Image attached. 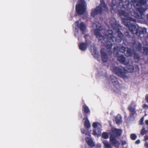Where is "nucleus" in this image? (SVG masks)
<instances>
[{
	"label": "nucleus",
	"instance_id": "obj_11",
	"mask_svg": "<svg viewBox=\"0 0 148 148\" xmlns=\"http://www.w3.org/2000/svg\"><path fill=\"white\" fill-rule=\"evenodd\" d=\"M131 44L133 47L138 49V50H140L142 48V45L140 42H137V41L135 40H134L132 41Z\"/></svg>",
	"mask_w": 148,
	"mask_h": 148
},
{
	"label": "nucleus",
	"instance_id": "obj_38",
	"mask_svg": "<svg viewBox=\"0 0 148 148\" xmlns=\"http://www.w3.org/2000/svg\"><path fill=\"white\" fill-rule=\"evenodd\" d=\"M140 143V141L139 140H136L135 143L136 144H138L139 143Z\"/></svg>",
	"mask_w": 148,
	"mask_h": 148
},
{
	"label": "nucleus",
	"instance_id": "obj_4",
	"mask_svg": "<svg viewBox=\"0 0 148 148\" xmlns=\"http://www.w3.org/2000/svg\"><path fill=\"white\" fill-rule=\"evenodd\" d=\"M111 130L113 134H111L110 137V141L111 144L115 147H119L120 143L116 138H120L122 131L121 129L116 128L112 129Z\"/></svg>",
	"mask_w": 148,
	"mask_h": 148
},
{
	"label": "nucleus",
	"instance_id": "obj_23",
	"mask_svg": "<svg viewBox=\"0 0 148 148\" xmlns=\"http://www.w3.org/2000/svg\"><path fill=\"white\" fill-rule=\"evenodd\" d=\"M140 56L139 55L135 52L134 53V58L136 61H138L140 59Z\"/></svg>",
	"mask_w": 148,
	"mask_h": 148
},
{
	"label": "nucleus",
	"instance_id": "obj_9",
	"mask_svg": "<svg viewBox=\"0 0 148 148\" xmlns=\"http://www.w3.org/2000/svg\"><path fill=\"white\" fill-rule=\"evenodd\" d=\"M82 111L84 117H88L90 114V110L88 106L84 103L82 107Z\"/></svg>",
	"mask_w": 148,
	"mask_h": 148
},
{
	"label": "nucleus",
	"instance_id": "obj_27",
	"mask_svg": "<svg viewBox=\"0 0 148 148\" xmlns=\"http://www.w3.org/2000/svg\"><path fill=\"white\" fill-rule=\"evenodd\" d=\"M128 70L130 72H133L134 71V67L132 65H129L128 66Z\"/></svg>",
	"mask_w": 148,
	"mask_h": 148
},
{
	"label": "nucleus",
	"instance_id": "obj_10",
	"mask_svg": "<svg viewBox=\"0 0 148 148\" xmlns=\"http://www.w3.org/2000/svg\"><path fill=\"white\" fill-rule=\"evenodd\" d=\"M106 47L107 48L106 52H107V54L105 52H104L102 50H101L100 51V53H101V56L103 62H106L108 60L107 55H108V56H110V57H111V56H112V55H109L108 54V53H107V51H108V50H107L108 48L106 46Z\"/></svg>",
	"mask_w": 148,
	"mask_h": 148
},
{
	"label": "nucleus",
	"instance_id": "obj_45",
	"mask_svg": "<svg viewBox=\"0 0 148 148\" xmlns=\"http://www.w3.org/2000/svg\"><path fill=\"white\" fill-rule=\"evenodd\" d=\"M147 38H148V34L147 35Z\"/></svg>",
	"mask_w": 148,
	"mask_h": 148
},
{
	"label": "nucleus",
	"instance_id": "obj_15",
	"mask_svg": "<svg viewBox=\"0 0 148 148\" xmlns=\"http://www.w3.org/2000/svg\"><path fill=\"white\" fill-rule=\"evenodd\" d=\"M87 44L86 43L81 42L79 45V48L82 51H84L87 48Z\"/></svg>",
	"mask_w": 148,
	"mask_h": 148
},
{
	"label": "nucleus",
	"instance_id": "obj_22",
	"mask_svg": "<svg viewBox=\"0 0 148 148\" xmlns=\"http://www.w3.org/2000/svg\"><path fill=\"white\" fill-rule=\"evenodd\" d=\"M102 142L104 145L105 148H110L111 147L110 145L106 140H103Z\"/></svg>",
	"mask_w": 148,
	"mask_h": 148
},
{
	"label": "nucleus",
	"instance_id": "obj_8",
	"mask_svg": "<svg viewBox=\"0 0 148 148\" xmlns=\"http://www.w3.org/2000/svg\"><path fill=\"white\" fill-rule=\"evenodd\" d=\"M136 106V104L133 101H132L130 104L127 108V109L130 112L129 118L130 119H134V116L136 114V111L135 107Z\"/></svg>",
	"mask_w": 148,
	"mask_h": 148
},
{
	"label": "nucleus",
	"instance_id": "obj_2",
	"mask_svg": "<svg viewBox=\"0 0 148 148\" xmlns=\"http://www.w3.org/2000/svg\"><path fill=\"white\" fill-rule=\"evenodd\" d=\"M103 29V27L100 24L98 23L96 25V29L94 31V34L99 40H103L105 42L106 46L108 48L107 53L109 55H111L112 53L111 49L112 43V42H113L114 44H115L114 42L116 43L120 42L124 36L120 30H118L117 31V36L114 37L113 36V31L109 29L106 31L103 36L101 33Z\"/></svg>",
	"mask_w": 148,
	"mask_h": 148
},
{
	"label": "nucleus",
	"instance_id": "obj_32",
	"mask_svg": "<svg viewBox=\"0 0 148 148\" xmlns=\"http://www.w3.org/2000/svg\"><path fill=\"white\" fill-rule=\"evenodd\" d=\"M144 117H142L141 118V119H140V121H139V124H140L141 125H143L144 124Z\"/></svg>",
	"mask_w": 148,
	"mask_h": 148
},
{
	"label": "nucleus",
	"instance_id": "obj_31",
	"mask_svg": "<svg viewBox=\"0 0 148 148\" xmlns=\"http://www.w3.org/2000/svg\"><path fill=\"white\" fill-rule=\"evenodd\" d=\"M81 132L83 134H85L86 135L90 136V134L89 132H85V130L84 129L82 128L81 129Z\"/></svg>",
	"mask_w": 148,
	"mask_h": 148
},
{
	"label": "nucleus",
	"instance_id": "obj_14",
	"mask_svg": "<svg viewBox=\"0 0 148 148\" xmlns=\"http://www.w3.org/2000/svg\"><path fill=\"white\" fill-rule=\"evenodd\" d=\"M85 140L87 144L90 146L92 147L95 146L94 143L93 142V140L91 138L87 137L85 138Z\"/></svg>",
	"mask_w": 148,
	"mask_h": 148
},
{
	"label": "nucleus",
	"instance_id": "obj_20",
	"mask_svg": "<svg viewBox=\"0 0 148 148\" xmlns=\"http://www.w3.org/2000/svg\"><path fill=\"white\" fill-rule=\"evenodd\" d=\"M111 25L112 28L114 30H117V31L119 30V25L116 23H111Z\"/></svg>",
	"mask_w": 148,
	"mask_h": 148
},
{
	"label": "nucleus",
	"instance_id": "obj_30",
	"mask_svg": "<svg viewBox=\"0 0 148 148\" xmlns=\"http://www.w3.org/2000/svg\"><path fill=\"white\" fill-rule=\"evenodd\" d=\"M147 132V131L144 128H143L140 131V134L142 135H144Z\"/></svg>",
	"mask_w": 148,
	"mask_h": 148
},
{
	"label": "nucleus",
	"instance_id": "obj_36",
	"mask_svg": "<svg viewBox=\"0 0 148 148\" xmlns=\"http://www.w3.org/2000/svg\"><path fill=\"white\" fill-rule=\"evenodd\" d=\"M145 146L146 148H148V143L145 142Z\"/></svg>",
	"mask_w": 148,
	"mask_h": 148
},
{
	"label": "nucleus",
	"instance_id": "obj_37",
	"mask_svg": "<svg viewBox=\"0 0 148 148\" xmlns=\"http://www.w3.org/2000/svg\"><path fill=\"white\" fill-rule=\"evenodd\" d=\"M95 57H96L97 58H98L100 57V55H99V54H96V53H95Z\"/></svg>",
	"mask_w": 148,
	"mask_h": 148
},
{
	"label": "nucleus",
	"instance_id": "obj_43",
	"mask_svg": "<svg viewBox=\"0 0 148 148\" xmlns=\"http://www.w3.org/2000/svg\"><path fill=\"white\" fill-rule=\"evenodd\" d=\"M147 19L148 20V14L147 15Z\"/></svg>",
	"mask_w": 148,
	"mask_h": 148
},
{
	"label": "nucleus",
	"instance_id": "obj_24",
	"mask_svg": "<svg viewBox=\"0 0 148 148\" xmlns=\"http://www.w3.org/2000/svg\"><path fill=\"white\" fill-rule=\"evenodd\" d=\"M143 54L145 55H147L148 53V46L143 47Z\"/></svg>",
	"mask_w": 148,
	"mask_h": 148
},
{
	"label": "nucleus",
	"instance_id": "obj_5",
	"mask_svg": "<svg viewBox=\"0 0 148 148\" xmlns=\"http://www.w3.org/2000/svg\"><path fill=\"white\" fill-rule=\"evenodd\" d=\"M100 6H97L95 8L92 10L91 13V15L92 17H94L96 15L101 14L103 11H108V7L104 0H100Z\"/></svg>",
	"mask_w": 148,
	"mask_h": 148
},
{
	"label": "nucleus",
	"instance_id": "obj_19",
	"mask_svg": "<svg viewBox=\"0 0 148 148\" xmlns=\"http://www.w3.org/2000/svg\"><path fill=\"white\" fill-rule=\"evenodd\" d=\"M115 121L117 124H118L122 122V118L120 115H117L115 118Z\"/></svg>",
	"mask_w": 148,
	"mask_h": 148
},
{
	"label": "nucleus",
	"instance_id": "obj_41",
	"mask_svg": "<svg viewBox=\"0 0 148 148\" xmlns=\"http://www.w3.org/2000/svg\"><path fill=\"white\" fill-rule=\"evenodd\" d=\"M145 123L146 125H148V120H147L145 121Z\"/></svg>",
	"mask_w": 148,
	"mask_h": 148
},
{
	"label": "nucleus",
	"instance_id": "obj_26",
	"mask_svg": "<svg viewBox=\"0 0 148 148\" xmlns=\"http://www.w3.org/2000/svg\"><path fill=\"white\" fill-rule=\"evenodd\" d=\"M119 50L122 53H124L126 51V48L124 46H121L120 48L119 47Z\"/></svg>",
	"mask_w": 148,
	"mask_h": 148
},
{
	"label": "nucleus",
	"instance_id": "obj_17",
	"mask_svg": "<svg viewBox=\"0 0 148 148\" xmlns=\"http://www.w3.org/2000/svg\"><path fill=\"white\" fill-rule=\"evenodd\" d=\"M134 49H132L130 48H127L125 54V56L128 57H131L132 56V55L134 54Z\"/></svg>",
	"mask_w": 148,
	"mask_h": 148
},
{
	"label": "nucleus",
	"instance_id": "obj_28",
	"mask_svg": "<svg viewBox=\"0 0 148 148\" xmlns=\"http://www.w3.org/2000/svg\"><path fill=\"white\" fill-rule=\"evenodd\" d=\"M130 138L132 140H134L136 139L137 136L135 134H132L130 135Z\"/></svg>",
	"mask_w": 148,
	"mask_h": 148
},
{
	"label": "nucleus",
	"instance_id": "obj_40",
	"mask_svg": "<svg viewBox=\"0 0 148 148\" xmlns=\"http://www.w3.org/2000/svg\"><path fill=\"white\" fill-rule=\"evenodd\" d=\"M126 143L125 141H123L122 142V144L123 145H124L126 144Z\"/></svg>",
	"mask_w": 148,
	"mask_h": 148
},
{
	"label": "nucleus",
	"instance_id": "obj_35",
	"mask_svg": "<svg viewBox=\"0 0 148 148\" xmlns=\"http://www.w3.org/2000/svg\"><path fill=\"white\" fill-rule=\"evenodd\" d=\"M79 21H77L75 22V25L77 26H78L79 25Z\"/></svg>",
	"mask_w": 148,
	"mask_h": 148
},
{
	"label": "nucleus",
	"instance_id": "obj_1",
	"mask_svg": "<svg viewBox=\"0 0 148 148\" xmlns=\"http://www.w3.org/2000/svg\"><path fill=\"white\" fill-rule=\"evenodd\" d=\"M111 6V11L120 10L121 9H124L128 12V13L125 11L121 10L119 13L121 16H123L127 18H122V21L123 24L127 27L129 31L133 34H136L138 37H141L146 33V28H138L136 25L132 24L130 22H136L135 19L129 17L130 14L133 15L132 11L133 9L132 8V5L129 0H126L123 2L122 0H112Z\"/></svg>",
	"mask_w": 148,
	"mask_h": 148
},
{
	"label": "nucleus",
	"instance_id": "obj_7",
	"mask_svg": "<svg viewBox=\"0 0 148 148\" xmlns=\"http://www.w3.org/2000/svg\"><path fill=\"white\" fill-rule=\"evenodd\" d=\"M113 71L116 75L120 77L125 78L126 76L125 74L127 71L124 67L122 66L114 67Z\"/></svg>",
	"mask_w": 148,
	"mask_h": 148
},
{
	"label": "nucleus",
	"instance_id": "obj_12",
	"mask_svg": "<svg viewBox=\"0 0 148 148\" xmlns=\"http://www.w3.org/2000/svg\"><path fill=\"white\" fill-rule=\"evenodd\" d=\"M117 60L121 63L126 64V58L123 55H118L117 56Z\"/></svg>",
	"mask_w": 148,
	"mask_h": 148
},
{
	"label": "nucleus",
	"instance_id": "obj_33",
	"mask_svg": "<svg viewBox=\"0 0 148 148\" xmlns=\"http://www.w3.org/2000/svg\"><path fill=\"white\" fill-rule=\"evenodd\" d=\"M98 125L97 123V122H94L93 123L92 126L93 128H96Z\"/></svg>",
	"mask_w": 148,
	"mask_h": 148
},
{
	"label": "nucleus",
	"instance_id": "obj_34",
	"mask_svg": "<svg viewBox=\"0 0 148 148\" xmlns=\"http://www.w3.org/2000/svg\"><path fill=\"white\" fill-rule=\"evenodd\" d=\"M93 134L94 135H97L96 131L95 130H93Z\"/></svg>",
	"mask_w": 148,
	"mask_h": 148
},
{
	"label": "nucleus",
	"instance_id": "obj_13",
	"mask_svg": "<svg viewBox=\"0 0 148 148\" xmlns=\"http://www.w3.org/2000/svg\"><path fill=\"white\" fill-rule=\"evenodd\" d=\"M84 120V125L87 129L89 128L90 127V124L89 120L88 119V117H84L83 119Z\"/></svg>",
	"mask_w": 148,
	"mask_h": 148
},
{
	"label": "nucleus",
	"instance_id": "obj_42",
	"mask_svg": "<svg viewBox=\"0 0 148 148\" xmlns=\"http://www.w3.org/2000/svg\"><path fill=\"white\" fill-rule=\"evenodd\" d=\"M145 140H148V137L147 136H145Z\"/></svg>",
	"mask_w": 148,
	"mask_h": 148
},
{
	"label": "nucleus",
	"instance_id": "obj_21",
	"mask_svg": "<svg viewBox=\"0 0 148 148\" xmlns=\"http://www.w3.org/2000/svg\"><path fill=\"white\" fill-rule=\"evenodd\" d=\"M111 81L112 83L116 84L117 83V78L114 75H112L110 77Z\"/></svg>",
	"mask_w": 148,
	"mask_h": 148
},
{
	"label": "nucleus",
	"instance_id": "obj_18",
	"mask_svg": "<svg viewBox=\"0 0 148 148\" xmlns=\"http://www.w3.org/2000/svg\"><path fill=\"white\" fill-rule=\"evenodd\" d=\"M79 27L81 31L83 32L85 30L86 28V26L84 23L82 22L79 25Z\"/></svg>",
	"mask_w": 148,
	"mask_h": 148
},
{
	"label": "nucleus",
	"instance_id": "obj_16",
	"mask_svg": "<svg viewBox=\"0 0 148 148\" xmlns=\"http://www.w3.org/2000/svg\"><path fill=\"white\" fill-rule=\"evenodd\" d=\"M119 47L117 46H115L113 48V52H112V53L114 54V57H117L119 55Z\"/></svg>",
	"mask_w": 148,
	"mask_h": 148
},
{
	"label": "nucleus",
	"instance_id": "obj_29",
	"mask_svg": "<svg viewBox=\"0 0 148 148\" xmlns=\"http://www.w3.org/2000/svg\"><path fill=\"white\" fill-rule=\"evenodd\" d=\"M124 35L125 37L128 38H131V35L130 34V33L128 32H126L124 33Z\"/></svg>",
	"mask_w": 148,
	"mask_h": 148
},
{
	"label": "nucleus",
	"instance_id": "obj_6",
	"mask_svg": "<svg viewBox=\"0 0 148 148\" xmlns=\"http://www.w3.org/2000/svg\"><path fill=\"white\" fill-rule=\"evenodd\" d=\"M87 4L84 0H79L75 5L76 12L79 15L83 14L86 12Z\"/></svg>",
	"mask_w": 148,
	"mask_h": 148
},
{
	"label": "nucleus",
	"instance_id": "obj_44",
	"mask_svg": "<svg viewBox=\"0 0 148 148\" xmlns=\"http://www.w3.org/2000/svg\"><path fill=\"white\" fill-rule=\"evenodd\" d=\"M144 106H145V107H147V106L146 104H145L144 105Z\"/></svg>",
	"mask_w": 148,
	"mask_h": 148
},
{
	"label": "nucleus",
	"instance_id": "obj_25",
	"mask_svg": "<svg viewBox=\"0 0 148 148\" xmlns=\"http://www.w3.org/2000/svg\"><path fill=\"white\" fill-rule=\"evenodd\" d=\"M102 137L105 139H107L108 138V135L107 133L103 132L102 134Z\"/></svg>",
	"mask_w": 148,
	"mask_h": 148
},
{
	"label": "nucleus",
	"instance_id": "obj_3",
	"mask_svg": "<svg viewBox=\"0 0 148 148\" xmlns=\"http://www.w3.org/2000/svg\"><path fill=\"white\" fill-rule=\"evenodd\" d=\"M134 6L136 7V11L133 10V15L135 18L141 19L144 12L148 9V5H146V0H129Z\"/></svg>",
	"mask_w": 148,
	"mask_h": 148
},
{
	"label": "nucleus",
	"instance_id": "obj_39",
	"mask_svg": "<svg viewBox=\"0 0 148 148\" xmlns=\"http://www.w3.org/2000/svg\"><path fill=\"white\" fill-rule=\"evenodd\" d=\"M145 100H146L147 102H148V95H146L145 97Z\"/></svg>",
	"mask_w": 148,
	"mask_h": 148
}]
</instances>
